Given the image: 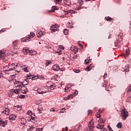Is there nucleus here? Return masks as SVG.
<instances>
[{
	"label": "nucleus",
	"instance_id": "0e129e2a",
	"mask_svg": "<svg viewBox=\"0 0 131 131\" xmlns=\"http://www.w3.org/2000/svg\"><path fill=\"white\" fill-rule=\"evenodd\" d=\"M67 130H68V127H65V129H64L63 131H67Z\"/></svg>",
	"mask_w": 131,
	"mask_h": 131
},
{
	"label": "nucleus",
	"instance_id": "2f4dec72",
	"mask_svg": "<svg viewBox=\"0 0 131 131\" xmlns=\"http://www.w3.org/2000/svg\"><path fill=\"white\" fill-rule=\"evenodd\" d=\"M117 127H118V128H121V127H122L121 123H119L117 125Z\"/></svg>",
	"mask_w": 131,
	"mask_h": 131
},
{
	"label": "nucleus",
	"instance_id": "bb28decb",
	"mask_svg": "<svg viewBox=\"0 0 131 131\" xmlns=\"http://www.w3.org/2000/svg\"><path fill=\"white\" fill-rule=\"evenodd\" d=\"M4 54L5 52L3 51H0V58H2V57H4Z\"/></svg>",
	"mask_w": 131,
	"mask_h": 131
},
{
	"label": "nucleus",
	"instance_id": "de8ad7c7",
	"mask_svg": "<svg viewBox=\"0 0 131 131\" xmlns=\"http://www.w3.org/2000/svg\"><path fill=\"white\" fill-rule=\"evenodd\" d=\"M61 0H55V4H59L61 3Z\"/></svg>",
	"mask_w": 131,
	"mask_h": 131
},
{
	"label": "nucleus",
	"instance_id": "8fccbe9b",
	"mask_svg": "<svg viewBox=\"0 0 131 131\" xmlns=\"http://www.w3.org/2000/svg\"><path fill=\"white\" fill-rule=\"evenodd\" d=\"M79 70H74V72L75 73H79Z\"/></svg>",
	"mask_w": 131,
	"mask_h": 131
},
{
	"label": "nucleus",
	"instance_id": "69168bd1",
	"mask_svg": "<svg viewBox=\"0 0 131 131\" xmlns=\"http://www.w3.org/2000/svg\"><path fill=\"white\" fill-rule=\"evenodd\" d=\"M34 91H38V88H35L34 89Z\"/></svg>",
	"mask_w": 131,
	"mask_h": 131
},
{
	"label": "nucleus",
	"instance_id": "e2e57ef3",
	"mask_svg": "<svg viewBox=\"0 0 131 131\" xmlns=\"http://www.w3.org/2000/svg\"><path fill=\"white\" fill-rule=\"evenodd\" d=\"M50 111L51 112H55V110H54V109H53V108H51V109H50Z\"/></svg>",
	"mask_w": 131,
	"mask_h": 131
},
{
	"label": "nucleus",
	"instance_id": "6e6d98bb",
	"mask_svg": "<svg viewBox=\"0 0 131 131\" xmlns=\"http://www.w3.org/2000/svg\"><path fill=\"white\" fill-rule=\"evenodd\" d=\"M24 71L25 72H28V70L27 69V68H25L24 69Z\"/></svg>",
	"mask_w": 131,
	"mask_h": 131
},
{
	"label": "nucleus",
	"instance_id": "338daca9",
	"mask_svg": "<svg viewBox=\"0 0 131 131\" xmlns=\"http://www.w3.org/2000/svg\"><path fill=\"white\" fill-rule=\"evenodd\" d=\"M91 113H92V111L88 110V114H91Z\"/></svg>",
	"mask_w": 131,
	"mask_h": 131
},
{
	"label": "nucleus",
	"instance_id": "c756f323",
	"mask_svg": "<svg viewBox=\"0 0 131 131\" xmlns=\"http://www.w3.org/2000/svg\"><path fill=\"white\" fill-rule=\"evenodd\" d=\"M37 92H38V94H45V93H47L46 92L41 91L39 89H38Z\"/></svg>",
	"mask_w": 131,
	"mask_h": 131
},
{
	"label": "nucleus",
	"instance_id": "9d476101",
	"mask_svg": "<svg viewBox=\"0 0 131 131\" xmlns=\"http://www.w3.org/2000/svg\"><path fill=\"white\" fill-rule=\"evenodd\" d=\"M52 69L54 70V71H59V70H60V67H59L58 64H55L53 66Z\"/></svg>",
	"mask_w": 131,
	"mask_h": 131
},
{
	"label": "nucleus",
	"instance_id": "79ce46f5",
	"mask_svg": "<svg viewBox=\"0 0 131 131\" xmlns=\"http://www.w3.org/2000/svg\"><path fill=\"white\" fill-rule=\"evenodd\" d=\"M43 129V128H38L36 129L35 131H42Z\"/></svg>",
	"mask_w": 131,
	"mask_h": 131
},
{
	"label": "nucleus",
	"instance_id": "6ab92c4d",
	"mask_svg": "<svg viewBox=\"0 0 131 131\" xmlns=\"http://www.w3.org/2000/svg\"><path fill=\"white\" fill-rule=\"evenodd\" d=\"M9 66H5L3 68L4 71H5L6 72H8L10 71V70H9Z\"/></svg>",
	"mask_w": 131,
	"mask_h": 131
},
{
	"label": "nucleus",
	"instance_id": "4d7b16f0",
	"mask_svg": "<svg viewBox=\"0 0 131 131\" xmlns=\"http://www.w3.org/2000/svg\"><path fill=\"white\" fill-rule=\"evenodd\" d=\"M13 43L14 46H16L17 45V41H14L13 42Z\"/></svg>",
	"mask_w": 131,
	"mask_h": 131
},
{
	"label": "nucleus",
	"instance_id": "e433bc0d",
	"mask_svg": "<svg viewBox=\"0 0 131 131\" xmlns=\"http://www.w3.org/2000/svg\"><path fill=\"white\" fill-rule=\"evenodd\" d=\"M105 19L106 21H111L112 20V18L111 17L108 16L107 17H105Z\"/></svg>",
	"mask_w": 131,
	"mask_h": 131
},
{
	"label": "nucleus",
	"instance_id": "1a4fd4ad",
	"mask_svg": "<svg viewBox=\"0 0 131 131\" xmlns=\"http://www.w3.org/2000/svg\"><path fill=\"white\" fill-rule=\"evenodd\" d=\"M2 115H9L10 110L9 108H5L4 111L2 112Z\"/></svg>",
	"mask_w": 131,
	"mask_h": 131
},
{
	"label": "nucleus",
	"instance_id": "a18cd8bd",
	"mask_svg": "<svg viewBox=\"0 0 131 131\" xmlns=\"http://www.w3.org/2000/svg\"><path fill=\"white\" fill-rule=\"evenodd\" d=\"M3 124H4V121H2V119H0V125H2L3 126Z\"/></svg>",
	"mask_w": 131,
	"mask_h": 131
},
{
	"label": "nucleus",
	"instance_id": "7c9ffc66",
	"mask_svg": "<svg viewBox=\"0 0 131 131\" xmlns=\"http://www.w3.org/2000/svg\"><path fill=\"white\" fill-rule=\"evenodd\" d=\"M98 122H99V123H104V120L103 119H99L98 120Z\"/></svg>",
	"mask_w": 131,
	"mask_h": 131
},
{
	"label": "nucleus",
	"instance_id": "412c9836",
	"mask_svg": "<svg viewBox=\"0 0 131 131\" xmlns=\"http://www.w3.org/2000/svg\"><path fill=\"white\" fill-rule=\"evenodd\" d=\"M37 37H41V36H42L43 35V32L40 31L37 34Z\"/></svg>",
	"mask_w": 131,
	"mask_h": 131
},
{
	"label": "nucleus",
	"instance_id": "4c0bfd02",
	"mask_svg": "<svg viewBox=\"0 0 131 131\" xmlns=\"http://www.w3.org/2000/svg\"><path fill=\"white\" fill-rule=\"evenodd\" d=\"M91 68L90 67H87L85 70H86V71H91Z\"/></svg>",
	"mask_w": 131,
	"mask_h": 131
},
{
	"label": "nucleus",
	"instance_id": "ddd939ff",
	"mask_svg": "<svg viewBox=\"0 0 131 131\" xmlns=\"http://www.w3.org/2000/svg\"><path fill=\"white\" fill-rule=\"evenodd\" d=\"M23 52H24V54L25 55H27V54H28V53H31V51H29V50L28 49V48H25L23 49Z\"/></svg>",
	"mask_w": 131,
	"mask_h": 131
},
{
	"label": "nucleus",
	"instance_id": "f3484780",
	"mask_svg": "<svg viewBox=\"0 0 131 131\" xmlns=\"http://www.w3.org/2000/svg\"><path fill=\"white\" fill-rule=\"evenodd\" d=\"M8 95V97H13L14 93H13V91H12V89L9 90Z\"/></svg>",
	"mask_w": 131,
	"mask_h": 131
},
{
	"label": "nucleus",
	"instance_id": "c03bdc74",
	"mask_svg": "<svg viewBox=\"0 0 131 131\" xmlns=\"http://www.w3.org/2000/svg\"><path fill=\"white\" fill-rule=\"evenodd\" d=\"M84 62L85 63H86V64H89V63H90V60H89V59H85L84 60Z\"/></svg>",
	"mask_w": 131,
	"mask_h": 131
},
{
	"label": "nucleus",
	"instance_id": "9b49d317",
	"mask_svg": "<svg viewBox=\"0 0 131 131\" xmlns=\"http://www.w3.org/2000/svg\"><path fill=\"white\" fill-rule=\"evenodd\" d=\"M9 70L10 71H12L13 70H15V63H12L11 64H9L8 66Z\"/></svg>",
	"mask_w": 131,
	"mask_h": 131
},
{
	"label": "nucleus",
	"instance_id": "6e6552de",
	"mask_svg": "<svg viewBox=\"0 0 131 131\" xmlns=\"http://www.w3.org/2000/svg\"><path fill=\"white\" fill-rule=\"evenodd\" d=\"M20 90L23 94H26V93L28 92L27 88H26V87H25L24 85L21 86Z\"/></svg>",
	"mask_w": 131,
	"mask_h": 131
},
{
	"label": "nucleus",
	"instance_id": "39448f33",
	"mask_svg": "<svg viewBox=\"0 0 131 131\" xmlns=\"http://www.w3.org/2000/svg\"><path fill=\"white\" fill-rule=\"evenodd\" d=\"M14 86L15 88H21V85H23V82H20L19 81H16V80H14L13 82Z\"/></svg>",
	"mask_w": 131,
	"mask_h": 131
},
{
	"label": "nucleus",
	"instance_id": "393cba45",
	"mask_svg": "<svg viewBox=\"0 0 131 131\" xmlns=\"http://www.w3.org/2000/svg\"><path fill=\"white\" fill-rule=\"evenodd\" d=\"M29 80L28 79H25L24 80V81H23V84H25V85H28V82Z\"/></svg>",
	"mask_w": 131,
	"mask_h": 131
},
{
	"label": "nucleus",
	"instance_id": "2eb2a0df",
	"mask_svg": "<svg viewBox=\"0 0 131 131\" xmlns=\"http://www.w3.org/2000/svg\"><path fill=\"white\" fill-rule=\"evenodd\" d=\"M16 116L14 115H11V116H9V120H15L16 119Z\"/></svg>",
	"mask_w": 131,
	"mask_h": 131
},
{
	"label": "nucleus",
	"instance_id": "5fc2aeb1",
	"mask_svg": "<svg viewBox=\"0 0 131 131\" xmlns=\"http://www.w3.org/2000/svg\"><path fill=\"white\" fill-rule=\"evenodd\" d=\"M60 49H61L62 50H64L65 49V47H64L63 46L60 45L59 47Z\"/></svg>",
	"mask_w": 131,
	"mask_h": 131
},
{
	"label": "nucleus",
	"instance_id": "f8f14e48",
	"mask_svg": "<svg viewBox=\"0 0 131 131\" xmlns=\"http://www.w3.org/2000/svg\"><path fill=\"white\" fill-rule=\"evenodd\" d=\"M27 79H32V80H34V79H37V78H38V77H33V76H32V75L31 74H28L27 75Z\"/></svg>",
	"mask_w": 131,
	"mask_h": 131
},
{
	"label": "nucleus",
	"instance_id": "dca6fc26",
	"mask_svg": "<svg viewBox=\"0 0 131 131\" xmlns=\"http://www.w3.org/2000/svg\"><path fill=\"white\" fill-rule=\"evenodd\" d=\"M64 4L67 5V6H70L71 5V2H70V0H64Z\"/></svg>",
	"mask_w": 131,
	"mask_h": 131
},
{
	"label": "nucleus",
	"instance_id": "58836bf2",
	"mask_svg": "<svg viewBox=\"0 0 131 131\" xmlns=\"http://www.w3.org/2000/svg\"><path fill=\"white\" fill-rule=\"evenodd\" d=\"M38 111H42V107H41V105H39V106L38 107Z\"/></svg>",
	"mask_w": 131,
	"mask_h": 131
},
{
	"label": "nucleus",
	"instance_id": "774afa93",
	"mask_svg": "<svg viewBox=\"0 0 131 131\" xmlns=\"http://www.w3.org/2000/svg\"><path fill=\"white\" fill-rule=\"evenodd\" d=\"M5 31V30L4 29H2L1 31H0V33H2V32H4Z\"/></svg>",
	"mask_w": 131,
	"mask_h": 131
},
{
	"label": "nucleus",
	"instance_id": "a211bd4d",
	"mask_svg": "<svg viewBox=\"0 0 131 131\" xmlns=\"http://www.w3.org/2000/svg\"><path fill=\"white\" fill-rule=\"evenodd\" d=\"M12 93L14 94H19V89H11Z\"/></svg>",
	"mask_w": 131,
	"mask_h": 131
},
{
	"label": "nucleus",
	"instance_id": "3c124183",
	"mask_svg": "<svg viewBox=\"0 0 131 131\" xmlns=\"http://www.w3.org/2000/svg\"><path fill=\"white\" fill-rule=\"evenodd\" d=\"M51 63H52V62H51L50 61L46 62V66H49V65H50Z\"/></svg>",
	"mask_w": 131,
	"mask_h": 131
},
{
	"label": "nucleus",
	"instance_id": "f03ea898",
	"mask_svg": "<svg viewBox=\"0 0 131 131\" xmlns=\"http://www.w3.org/2000/svg\"><path fill=\"white\" fill-rule=\"evenodd\" d=\"M19 121L20 123V128H22V129H23V128L26 126V123H27L26 119H25V118H19Z\"/></svg>",
	"mask_w": 131,
	"mask_h": 131
},
{
	"label": "nucleus",
	"instance_id": "bf43d9fd",
	"mask_svg": "<svg viewBox=\"0 0 131 131\" xmlns=\"http://www.w3.org/2000/svg\"><path fill=\"white\" fill-rule=\"evenodd\" d=\"M106 77H107V73H105L104 76H103L104 78H106Z\"/></svg>",
	"mask_w": 131,
	"mask_h": 131
},
{
	"label": "nucleus",
	"instance_id": "37998d69",
	"mask_svg": "<svg viewBox=\"0 0 131 131\" xmlns=\"http://www.w3.org/2000/svg\"><path fill=\"white\" fill-rule=\"evenodd\" d=\"M96 116L97 118H100V117H101V115H100V114H98V113L96 114Z\"/></svg>",
	"mask_w": 131,
	"mask_h": 131
},
{
	"label": "nucleus",
	"instance_id": "473e14b6",
	"mask_svg": "<svg viewBox=\"0 0 131 131\" xmlns=\"http://www.w3.org/2000/svg\"><path fill=\"white\" fill-rule=\"evenodd\" d=\"M125 55H126V56H128V55H129V50L128 49L126 50Z\"/></svg>",
	"mask_w": 131,
	"mask_h": 131
},
{
	"label": "nucleus",
	"instance_id": "052dcab7",
	"mask_svg": "<svg viewBox=\"0 0 131 131\" xmlns=\"http://www.w3.org/2000/svg\"><path fill=\"white\" fill-rule=\"evenodd\" d=\"M74 93L76 94V95H78V91L76 90L75 91Z\"/></svg>",
	"mask_w": 131,
	"mask_h": 131
},
{
	"label": "nucleus",
	"instance_id": "13d9d810",
	"mask_svg": "<svg viewBox=\"0 0 131 131\" xmlns=\"http://www.w3.org/2000/svg\"><path fill=\"white\" fill-rule=\"evenodd\" d=\"M3 61L5 63H6L7 62V59H6V58L3 59Z\"/></svg>",
	"mask_w": 131,
	"mask_h": 131
},
{
	"label": "nucleus",
	"instance_id": "20e7f679",
	"mask_svg": "<svg viewBox=\"0 0 131 131\" xmlns=\"http://www.w3.org/2000/svg\"><path fill=\"white\" fill-rule=\"evenodd\" d=\"M94 128H95V127H94V123L90 122L88 124V127L85 129V131H93L94 130Z\"/></svg>",
	"mask_w": 131,
	"mask_h": 131
},
{
	"label": "nucleus",
	"instance_id": "72a5a7b5",
	"mask_svg": "<svg viewBox=\"0 0 131 131\" xmlns=\"http://www.w3.org/2000/svg\"><path fill=\"white\" fill-rule=\"evenodd\" d=\"M34 128V127L31 126L29 129H27V131H32V130Z\"/></svg>",
	"mask_w": 131,
	"mask_h": 131
},
{
	"label": "nucleus",
	"instance_id": "f257e3e1",
	"mask_svg": "<svg viewBox=\"0 0 131 131\" xmlns=\"http://www.w3.org/2000/svg\"><path fill=\"white\" fill-rule=\"evenodd\" d=\"M128 116V112L125 110V108H122L121 111V117L123 120H125Z\"/></svg>",
	"mask_w": 131,
	"mask_h": 131
},
{
	"label": "nucleus",
	"instance_id": "4be33fe9",
	"mask_svg": "<svg viewBox=\"0 0 131 131\" xmlns=\"http://www.w3.org/2000/svg\"><path fill=\"white\" fill-rule=\"evenodd\" d=\"M70 98H72V99H73V95L71 94L70 95H69L68 97L64 98V100L66 101L67 100H69Z\"/></svg>",
	"mask_w": 131,
	"mask_h": 131
},
{
	"label": "nucleus",
	"instance_id": "c9c22d12",
	"mask_svg": "<svg viewBox=\"0 0 131 131\" xmlns=\"http://www.w3.org/2000/svg\"><path fill=\"white\" fill-rule=\"evenodd\" d=\"M67 27H69V28H72V26H71V24L70 23H68L67 24Z\"/></svg>",
	"mask_w": 131,
	"mask_h": 131
},
{
	"label": "nucleus",
	"instance_id": "5701e85b",
	"mask_svg": "<svg viewBox=\"0 0 131 131\" xmlns=\"http://www.w3.org/2000/svg\"><path fill=\"white\" fill-rule=\"evenodd\" d=\"M66 13H70L71 14H75L76 12L74 11L73 10H68V11H64Z\"/></svg>",
	"mask_w": 131,
	"mask_h": 131
},
{
	"label": "nucleus",
	"instance_id": "c85d7f7f",
	"mask_svg": "<svg viewBox=\"0 0 131 131\" xmlns=\"http://www.w3.org/2000/svg\"><path fill=\"white\" fill-rule=\"evenodd\" d=\"M27 114H28V115H30V116H32V115H33V114H32V112H31V111H28Z\"/></svg>",
	"mask_w": 131,
	"mask_h": 131
},
{
	"label": "nucleus",
	"instance_id": "0eeeda50",
	"mask_svg": "<svg viewBox=\"0 0 131 131\" xmlns=\"http://www.w3.org/2000/svg\"><path fill=\"white\" fill-rule=\"evenodd\" d=\"M58 29H59V25L58 24L53 25L51 27V30L53 32H56Z\"/></svg>",
	"mask_w": 131,
	"mask_h": 131
},
{
	"label": "nucleus",
	"instance_id": "49530a36",
	"mask_svg": "<svg viewBox=\"0 0 131 131\" xmlns=\"http://www.w3.org/2000/svg\"><path fill=\"white\" fill-rule=\"evenodd\" d=\"M107 128H108V130L110 131H113V129H112V128L111 127H110V126H109V125L107 126Z\"/></svg>",
	"mask_w": 131,
	"mask_h": 131
},
{
	"label": "nucleus",
	"instance_id": "680f3d73",
	"mask_svg": "<svg viewBox=\"0 0 131 131\" xmlns=\"http://www.w3.org/2000/svg\"><path fill=\"white\" fill-rule=\"evenodd\" d=\"M17 110L18 111H20V110H21V109H22V108L21 107V106H19L18 108H17Z\"/></svg>",
	"mask_w": 131,
	"mask_h": 131
},
{
	"label": "nucleus",
	"instance_id": "4468645a",
	"mask_svg": "<svg viewBox=\"0 0 131 131\" xmlns=\"http://www.w3.org/2000/svg\"><path fill=\"white\" fill-rule=\"evenodd\" d=\"M30 118V120L32 122H33V121H35V119H36V118H35V115L34 114H33V115H32V116H31Z\"/></svg>",
	"mask_w": 131,
	"mask_h": 131
},
{
	"label": "nucleus",
	"instance_id": "7ed1b4c3",
	"mask_svg": "<svg viewBox=\"0 0 131 131\" xmlns=\"http://www.w3.org/2000/svg\"><path fill=\"white\" fill-rule=\"evenodd\" d=\"M34 33L32 32L30 33V34L29 35V37L24 38L21 39V41H30V38H32V37H34Z\"/></svg>",
	"mask_w": 131,
	"mask_h": 131
},
{
	"label": "nucleus",
	"instance_id": "aec40b11",
	"mask_svg": "<svg viewBox=\"0 0 131 131\" xmlns=\"http://www.w3.org/2000/svg\"><path fill=\"white\" fill-rule=\"evenodd\" d=\"M103 127H104V125H102L100 124H99L97 126V128H98V129H103Z\"/></svg>",
	"mask_w": 131,
	"mask_h": 131
},
{
	"label": "nucleus",
	"instance_id": "ea45409f",
	"mask_svg": "<svg viewBox=\"0 0 131 131\" xmlns=\"http://www.w3.org/2000/svg\"><path fill=\"white\" fill-rule=\"evenodd\" d=\"M76 58H77V55H76V54L72 56V59H73L74 60H75V59H76Z\"/></svg>",
	"mask_w": 131,
	"mask_h": 131
},
{
	"label": "nucleus",
	"instance_id": "b1692460",
	"mask_svg": "<svg viewBox=\"0 0 131 131\" xmlns=\"http://www.w3.org/2000/svg\"><path fill=\"white\" fill-rule=\"evenodd\" d=\"M70 50L71 51H75V52H77V51H78V50L76 49V48H75L74 46H72L70 48Z\"/></svg>",
	"mask_w": 131,
	"mask_h": 131
},
{
	"label": "nucleus",
	"instance_id": "a878e982",
	"mask_svg": "<svg viewBox=\"0 0 131 131\" xmlns=\"http://www.w3.org/2000/svg\"><path fill=\"white\" fill-rule=\"evenodd\" d=\"M16 70H21V66H20V64H19V65L16 64Z\"/></svg>",
	"mask_w": 131,
	"mask_h": 131
},
{
	"label": "nucleus",
	"instance_id": "cd10ccee",
	"mask_svg": "<svg viewBox=\"0 0 131 131\" xmlns=\"http://www.w3.org/2000/svg\"><path fill=\"white\" fill-rule=\"evenodd\" d=\"M63 32L64 34H65V35H67V34H68V30H67V29H64L63 30Z\"/></svg>",
	"mask_w": 131,
	"mask_h": 131
},
{
	"label": "nucleus",
	"instance_id": "864d4df0",
	"mask_svg": "<svg viewBox=\"0 0 131 131\" xmlns=\"http://www.w3.org/2000/svg\"><path fill=\"white\" fill-rule=\"evenodd\" d=\"M50 88L51 90H54V89H55V86L54 85H51Z\"/></svg>",
	"mask_w": 131,
	"mask_h": 131
},
{
	"label": "nucleus",
	"instance_id": "f704fd0d",
	"mask_svg": "<svg viewBox=\"0 0 131 131\" xmlns=\"http://www.w3.org/2000/svg\"><path fill=\"white\" fill-rule=\"evenodd\" d=\"M66 110L65 109V108H61L60 111V113H64L65 112Z\"/></svg>",
	"mask_w": 131,
	"mask_h": 131
},
{
	"label": "nucleus",
	"instance_id": "09e8293b",
	"mask_svg": "<svg viewBox=\"0 0 131 131\" xmlns=\"http://www.w3.org/2000/svg\"><path fill=\"white\" fill-rule=\"evenodd\" d=\"M19 98H20V99H24L25 98V95H21L19 97Z\"/></svg>",
	"mask_w": 131,
	"mask_h": 131
},
{
	"label": "nucleus",
	"instance_id": "423d86ee",
	"mask_svg": "<svg viewBox=\"0 0 131 131\" xmlns=\"http://www.w3.org/2000/svg\"><path fill=\"white\" fill-rule=\"evenodd\" d=\"M83 4V2H82V0H78V2L76 4L77 6H78L76 7V10H77V11L81 9V7L80 6H82Z\"/></svg>",
	"mask_w": 131,
	"mask_h": 131
},
{
	"label": "nucleus",
	"instance_id": "603ef678",
	"mask_svg": "<svg viewBox=\"0 0 131 131\" xmlns=\"http://www.w3.org/2000/svg\"><path fill=\"white\" fill-rule=\"evenodd\" d=\"M52 8L54 9V10H58V8L56 6H53Z\"/></svg>",
	"mask_w": 131,
	"mask_h": 131
},
{
	"label": "nucleus",
	"instance_id": "a19ab883",
	"mask_svg": "<svg viewBox=\"0 0 131 131\" xmlns=\"http://www.w3.org/2000/svg\"><path fill=\"white\" fill-rule=\"evenodd\" d=\"M7 123H8V122H7V121H4L3 126H5V125H7Z\"/></svg>",
	"mask_w": 131,
	"mask_h": 131
}]
</instances>
